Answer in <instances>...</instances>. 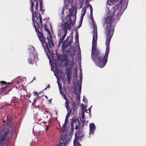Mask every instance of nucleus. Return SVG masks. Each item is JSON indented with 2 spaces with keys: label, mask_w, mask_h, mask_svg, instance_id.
I'll list each match as a JSON object with an SVG mask.
<instances>
[{
  "label": "nucleus",
  "mask_w": 146,
  "mask_h": 146,
  "mask_svg": "<svg viewBox=\"0 0 146 146\" xmlns=\"http://www.w3.org/2000/svg\"><path fill=\"white\" fill-rule=\"evenodd\" d=\"M114 11L111 15L108 16L105 18V23L106 24V47L104 55L101 54L98 50H96L97 31V26L94 21H92L93 26L94 34L93 37L91 56L93 61L100 68H103L106 65L107 61L109 51V45L114 30V26L112 23L116 17V20L119 19L120 12H117L116 16L113 18Z\"/></svg>",
  "instance_id": "nucleus-1"
},
{
  "label": "nucleus",
  "mask_w": 146,
  "mask_h": 146,
  "mask_svg": "<svg viewBox=\"0 0 146 146\" xmlns=\"http://www.w3.org/2000/svg\"><path fill=\"white\" fill-rule=\"evenodd\" d=\"M114 11L111 15L108 16L105 18V23L106 24V47L104 55L101 54L98 50H96L97 31V26L94 21H92L93 26L94 34L93 37L91 56L93 61L100 68H103L106 65L107 61L109 51V45L114 30V26L112 23L116 17V20L119 19L120 12H117L116 16L113 18Z\"/></svg>",
  "instance_id": "nucleus-2"
},
{
  "label": "nucleus",
  "mask_w": 146,
  "mask_h": 146,
  "mask_svg": "<svg viewBox=\"0 0 146 146\" xmlns=\"http://www.w3.org/2000/svg\"><path fill=\"white\" fill-rule=\"evenodd\" d=\"M30 2L31 3V6L30 9L32 13V20L34 23V26L36 29V27H38L42 29L43 26L42 25L41 27H39V22L41 24L42 20V17L40 13H39L38 9V0H30ZM36 31H38V36L40 39H41V37L42 36V35L41 33H40L38 29H36ZM41 38V39H42Z\"/></svg>",
  "instance_id": "nucleus-3"
},
{
  "label": "nucleus",
  "mask_w": 146,
  "mask_h": 146,
  "mask_svg": "<svg viewBox=\"0 0 146 146\" xmlns=\"http://www.w3.org/2000/svg\"><path fill=\"white\" fill-rule=\"evenodd\" d=\"M39 27H40L42 25L43 26V28H42V29H40V28L37 27H36V29L38 30L39 33H41L42 34V36H41V38H42V39H41V38L40 40V39L38 34V31H36V29L35 28L37 34V36L39 39V40L41 42L44 48L45 51L50 53L51 52L50 48H51L52 46L53 47L54 46L53 41L52 40V37L51 35V32L50 30L47 28L46 27V25L45 24L44 25V27L45 31L48 33L49 35H50V36L49 37H48V36L47 37L46 40L42 33L43 31H42V29L43 28V25H42V23H41V24H40V21L39 22ZM34 27L35 28V27Z\"/></svg>",
  "instance_id": "nucleus-4"
},
{
  "label": "nucleus",
  "mask_w": 146,
  "mask_h": 146,
  "mask_svg": "<svg viewBox=\"0 0 146 146\" xmlns=\"http://www.w3.org/2000/svg\"><path fill=\"white\" fill-rule=\"evenodd\" d=\"M11 133V131L9 129L4 132L3 134L0 132V146L1 144H4L8 141L9 135Z\"/></svg>",
  "instance_id": "nucleus-5"
},
{
  "label": "nucleus",
  "mask_w": 146,
  "mask_h": 146,
  "mask_svg": "<svg viewBox=\"0 0 146 146\" xmlns=\"http://www.w3.org/2000/svg\"><path fill=\"white\" fill-rule=\"evenodd\" d=\"M72 41V38L70 36H68L65 40L63 42L62 44L63 51H66L67 48L71 45Z\"/></svg>",
  "instance_id": "nucleus-6"
},
{
  "label": "nucleus",
  "mask_w": 146,
  "mask_h": 146,
  "mask_svg": "<svg viewBox=\"0 0 146 146\" xmlns=\"http://www.w3.org/2000/svg\"><path fill=\"white\" fill-rule=\"evenodd\" d=\"M82 132L80 131H76L75 134V138L74 140V146H80V144L77 141L78 139L82 137Z\"/></svg>",
  "instance_id": "nucleus-7"
},
{
  "label": "nucleus",
  "mask_w": 146,
  "mask_h": 146,
  "mask_svg": "<svg viewBox=\"0 0 146 146\" xmlns=\"http://www.w3.org/2000/svg\"><path fill=\"white\" fill-rule=\"evenodd\" d=\"M71 23H68L67 22H65L63 24V29L64 33L68 32V30H70L71 29Z\"/></svg>",
  "instance_id": "nucleus-8"
},
{
  "label": "nucleus",
  "mask_w": 146,
  "mask_h": 146,
  "mask_svg": "<svg viewBox=\"0 0 146 146\" xmlns=\"http://www.w3.org/2000/svg\"><path fill=\"white\" fill-rule=\"evenodd\" d=\"M71 68L67 67L66 69V74L67 77V79L68 80V83L69 84L71 78V75L72 74V72L71 71Z\"/></svg>",
  "instance_id": "nucleus-9"
},
{
  "label": "nucleus",
  "mask_w": 146,
  "mask_h": 146,
  "mask_svg": "<svg viewBox=\"0 0 146 146\" xmlns=\"http://www.w3.org/2000/svg\"><path fill=\"white\" fill-rule=\"evenodd\" d=\"M67 56L62 55H58L57 59L58 61L59 60L61 63H62L64 61H66L67 59ZM58 63V62H57Z\"/></svg>",
  "instance_id": "nucleus-10"
},
{
  "label": "nucleus",
  "mask_w": 146,
  "mask_h": 146,
  "mask_svg": "<svg viewBox=\"0 0 146 146\" xmlns=\"http://www.w3.org/2000/svg\"><path fill=\"white\" fill-rule=\"evenodd\" d=\"M71 17H72L71 16L68 15L66 17V21H67V22L68 23L69 22V23H71L72 25V26H74V25L75 23V21H76L75 20H76V15H75V16H74L75 17V20H74V21H72V20L71 19Z\"/></svg>",
  "instance_id": "nucleus-11"
},
{
  "label": "nucleus",
  "mask_w": 146,
  "mask_h": 146,
  "mask_svg": "<svg viewBox=\"0 0 146 146\" xmlns=\"http://www.w3.org/2000/svg\"><path fill=\"white\" fill-rule=\"evenodd\" d=\"M90 132V134H93L95 129V126L94 123L90 124L89 125Z\"/></svg>",
  "instance_id": "nucleus-12"
},
{
  "label": "nucleus",
  "mask_w": 146,
  "mask_h": 146,
  "mask_svg": "<svg viewBox=\"0 0 146 146\" xmlns=\"http://www.w3.org/2000/svg\"><path fill=\"white\" fill-rule=\"evenodd\" d=\"M18 99L17 98H16L15 97H13L12 99L11 102V103L9 104V103H8V104L11 106L13 105V104H12L13 103H15L17 102L18 101Z\"/></svg>",
  "instance_id": "nucleus-13"
},
{
  "label": "nucleus",
  "mask_w": 146,
  "mask_h": 146,
  "mask_svg": "<svg viewBox=\"0 0 146 146\" xmlns=\"http://www.w3.org/2000/svg\"><path fill=\"white\" fill-rule=\"evenodd\" d=\"M67 124V123L64 122V124L63 126L62 127V131L63 132V133L65 132V133H66Z\"/></svg>",
  "instance_id": "nucleus-14"
},
{
  "label": "nucleus",
  "mask_w": 146,
  "mask_h": 146,
  "mask_svg": "<svg viewBox=\"0 0 146 146\" xmlns=\"http://www.w3.org/2000/svg\"><path fill=\"white\" fill-rule=\"evenodd\" d=\"M35 58L33 57L29 58L28 60L29 63L30 64H33L34 62Z\"/></svg>",
  "instance_id": "nucleus-15"
},
{
  "label": "nucleus",
  "mask_w": 146,
  "mask_h": 146,
  "mask_svg": "<svg viewBox=\"0 0 146 146\" xmlns=\"http://www.w3.org/2000/svg\"><path fill=\"white\" fill-rule=\"evenodd\" d=\"M90 7V16L91 19L92 20V21H94V19L93 16V15H92V12H93V9L92 7V6L90 5L89 4Z\"/></svg>",
  "instance_id": "nucleus-16"
},
{
  "label": "nucleus",
  "mask_w": 146,
  "mask_h": 146,
  "mask_svg": "<svg viewBox=\"0 0 146 146\" xmlns=\"http://www.w3.org/2000/svg\"><path fill=\"white\" fill-rule=\"evenodd\" d=\"M68 11L69 12V14L68 15H70L71 16H72L74 17V15H73V13L74 11V9H69L68 10Z\"/></svg>",
  "instance_id": "nucleus-17"
},
{
  "label": "nucleus",
  "mask_w": 146,
  "mask_h": 146,
  "mask_svg": "<svg viewBox=\"0 0 146 146\" xmlns=\"http://www.w3.org/2000/svg\"><path fill=\"white\" fill-rule=\"evenodd\" d=\"M69 102L68 100H67L66 101V102H65V106L67 109V111H68V109L69 108Z\"/></svg>",
  "instance_id": "nucleus-18"
},
{
  "label": "nucleus",
  "mask_w": 146,
  "mask_h": 146,
  "mask_svg": "<svg viewBox=\"0 0 146 146\" xmlns=\"http://www.w3.org/2000/svg\"><path fill=\"white\" fill-rule=\"evenodd\" d=\"M73 110V113H75L77 112V107H73L72 109Z\"/></svg>",
  "instance_id": "nucleus-19"
},
{
  "label": "nucleus",
  "mask_w": 146,
  "mask_h": 146,
  "mask_svg": "<svg viewBox=\"0 0 146 146\" xmlns=\"http://www.w3.org/2000/svg\"><path fill=\"white\" fill-rule=\"evenodd\" d=\"M64 61H65V62L64 64V65L66 67V66H67V65H68V63H69V60H68V57H67V59L66 60Z\"/></svg>",
  "instance_id": "nucleus-20"
},
{
  "label": "nucleus",
  "mask_w": 146,
  "mask_h": 146,
  "mask_svg": "<svg viewBox=\"0 0 146 146\" xmlns=\"http://www.w3.org/2000/svg\"><path fill=\"white\" fill-rule=\"evenodd\" d=\"M78 38H79V35L78 34V33H76L75 37V41H78Z\"/></svg>",
  "instance_id": "nucleus-21"
},
{
  "label": "nucleus",
  "mask_w": 146,
  "mask_h": 146,
  "mask_svg": "<svg viewBox=\"0 0 146 146\" xmlns=\"http://www.w3.org/2000/svg\"><path fill=\"white\" fill-rule=\"evenodd\" d=\"M86 7H83L82 8V13L83 14H85L86 12Z\"/></svg>",
  "instance_id": "nucleus-22"
},
{
  "label": "nucleus",
  "mask_w": 146,
  "mask_h": 146,
  "mask_svg": "<svg viewBox=\"0 0 146 146\" xmlns=\"http://www.w3.org/2000/svg\"><path fill=\"white\" fill-rule=\"evenodd\" d=\"M40 11H41L42 12L44 10L42 9V8H43L42 7V3L41 1L40 2Z\"/></svg>",
  "instance_id": "nucleus-23"
},
{
  "label": "nucleus",
  "mask_w": 146,
  "mask_h": 146,
  "mask_svg": "<svg viewBox=\"0 0 146 146\" xmlns=\"http://www.w3.org/2000/svg\"><path fill=\"white\" fill-rule=\"evenodd\" d=\"M82 120H81L82 123L83 124V125L84 126V124L85 123L86 119L85 118H82Z\"/></svg>",
  "instance_id": "nucleus-24"
},
{
  "label": "nucleus",
  "mask_w": 146,
  "mask_h": 146,
  "mask_svg": "<svg viewBox=\"0 0 146 146\" xmlns=\"http://www.w3.org/2000/svg\"><path fill=\"white\" fill-rule=\"evenodd\" d=\"M64 33V35L62 36V38H61V39L63 40H64V38H65V37H66L67 33Z\"/></svg>",
  "instance_id": "nucleus-25"
},
{
  "label": "nucleus",
  "mask_w": 146,
  "mask_h": 146,
  "mask_svg": "<svg viewBox=\"0 0 146 146\" xmlns=\"http://www.w3.org/2000/svg\"><path fill=\"white\" fill-rule=\"evenodd\" d=\"M0 84H3V85H7V83L6 82L2 81H1L0 82Z\"/></svg>",
  "instance_id": "nucleus-26"
},
{
  "label": "nucleus",
  "mask_w": 146,
  "mask_h": 146,
  "mask_svg": "<svg viewBox=\"0 0 146 146\" xmlns=\"http://www.w3.org/2000/svg\"><path fill=\"white\" fill-rule=\"evenodd\" d=\"M82 111H84V112H85V110L86 109V108L84 106V105L83 104H82Z\"/></svg>",
  "instance_id": "nucleus-27"
},
{
  "label": "nucleus",
  "mask_w": 146,
  "mask_h": 146,
  "mask_svg": "<svg viewBox=\"0 0 146 146\" xmlns=\"http://www.w3.org/2000/svg\"><path fill=\"white\" fill-rule=\"evenodd\" d=\"M81 84L82 83H81L79 84V91L80 93V94L81 91Z\"/></svg>",
  "instance_id": "nucleus-28"
},
{
  "label": "nucleus",
  "mask_w": 146,
  "mask_h": 146,
  "mask_svg": "<svg viewBox=\"0 0 146 146\" xmlns=\"http://www.w3.org/2000/svg\"><path fill=\"white\" fill-rule=\"evenodd\" d=\"M82 118H85L84 117V113L85 112H84V111H82Z\"/></svg>",
  "instance_id": "nucleus-29"
},
{
  "label": "nucleus",
  "mask_w": 146,
  "mask_h": 146,
  "mask_svg": "<svg viewBox=\"0 0 146 146\" xmlns=\"http://www.w3.org/2000/svg\"><path fill=\"white\" fill-rule=\"evenodd\" d=\"M77 104L76 103L74 102H73L72 103V106L73 107H76Z\"/></svg>",
  "instance_id": "nucleus-30"
},
{
  "label": "nucleus",
  "mask_w": 146,
  "mask_h": 146,
  "mask_svg": "<svg viewBox=\"0 0 146 146\" xmlns=\"http://www.w3.org/2000/svg\"><path fill=\"white\" fill-rule=\"evenodd\" d=\"M7 86H5L4 87H3L2 89H1V92H3L5 91V90L6 88L7 87Z\"/></svg>",
  "instance_id": "nucleus-31"
},
{
  "label": "nucleus",
  "mask_w": 146,
  "mask_h": 146,
  "mask_svg": "<svg viewBox=\"0 0 146 146\" xmlns=\"http://www.w3.org/2000/svg\"><path fill=\"white\" fill-rule=\"evenodd\" d=\"M72 109H70V108H69L68 110V113L70 114L72 112Z\"/></svg>",
  "instance_id": "nucleus-32"
},
{
  "label": "nucleus",
  "mask_w": 146,
  "mask_h": 146,
  "mask_svg": "<svg viewBox=\"0 0 146 146\" xmlns=\"http://www.w3.org/2000/svg\"><path fill=\"white\" fill-rule=\"evenodd\" d=\"M63 40L60 38L59 42V45L60 46L61 43L63 42Z\"/></svg>",
  "instance_id": "nucleus-33"
},
{
  "label": "nucleus",
  "mask_w": 146,
  "mask_h": 146,
  "mask_svg": "<svg viewBox=\"0 0 146 146\" xmlns=\"http://www.w3.org/2000/svg\"><path fill=\"white\" fill-rule=\"evenodd\" d=\"M36 100L35 99H34L33 100V102L32 103V105L33 106H35V103L36 102Z\"/></svg>",
  "instance_id": "nucleus-34"
},
{
  "label": "nucleus",
  "mask_w": 146,
  "mask_h": 146,
  "mask_svg": "<svg viewBox=\"0 0 146 146\" xmlns=\"http://www.w3.org/2000/svg\"><path fill=\"white\" fill-rule=\"evenodd\" d=\"M68 118H67L66 117L64 122L67 123H68Z\"/></svg>",
  "instance_id": "nucleus-35"
},
{
  "label": "nucleus",
  "mask_w": 146,
  "mask_h": 146,
  "mask_svg": "<svg viewBox=\"0 0 146 146\" xmlns=\"http://www.w3.org/2000/svg\"><path fill=\"white\" fill-rule=\"evenodd\" d=\"M92 106H91V107L90 108V109H88V110H86V111H85L86 112V113H88V111H89V113H90V112H91V107H92Z\"/></svg>",
  "instance_id": "nucleus-36"
},
{
  "label": "nucleus",
  "mask_w": 146,
  "mask_h": 146,
  "mask_svg": "<svg viewBox=\"0 0 146 146\" xmlns=\"http://www.w3.org/2000/svg\"><path fill=\"white\" fill-rule=\"evenodd\" d=\"M34 95L36 96H38V92H35L34 94Z\"/></svg>",
  "instance_id": "nucleus-37"
},
{
  "label": "nucleus",
  "mask_w": 146,
  "mask_h": 146,
  "mask_svg": "<svg viewBox=\"0 0 146 146\" xmlns=\"http://www.w3.org/2000/svg\"><path fill=\"white\" fill-rule=\"evenodd\" d=\"M70 115V114L68 113L67 114L66 117L68 118Z\"/></svg>",
  "instance_id": "nucleus-38"
},
{
  "label": "nucleus",
  "mask_w": 146,
  "mask_h": 146,
  "mask_svg": "<svg viewBox=\"0 0 146 146\" xmlns=\"http://www.w3.org/2000/svg\"><path fill=\"white\" fill-rule=\"evenodd\" d=\"M72 121L74 122H76V119H73L72 120Z\"/></svg>",
  "instance_id": "nucleus-39"
},
{
  "label": "nucleus",
  "mask_w": 146,
  "mask_h": 146,
  "mask_svg": "<svg viewBox=\"0 0 146 146\" xmlns=\"http://www.w3.org/2000/svg\"><path fill=\"white\" fill-rule=\"evenodd\" d=\"M64 98L65 99L66 101L67 100H68V99L67 98H66V96L65 95H64Z\"/></svg>",
  "instance_id": "nucleus-40"
},
{
  "label": "nucleus",
  "mask_w": 146,
  "mask_h": 146,
  "mask_svg": "<svg viewBox=\"0 0 146 146\" xmlns=\"http://www.w3.org/2000/svg\"><path fill=\"white\" fill-rule=\"evenodd\" d=\"M78 126H77V125H76V127H75V129L76 130H77L78 129Z\"/></svg>",
  "instance_id": "nucleus-41"
},
{
  "label": "nucleus",
  "mask_w": 146,
  "mask_h": 146,
  "mask_svg": "<svg viewBox=\"0 0 146 146\" xmlns=\"http://www.w3.org/2000/svg\"><path fill=\"white\" fill-rule=\"evenodd\" d=\"M85 15V14H83L82 13L81 17H82V18H83V17Z\"/></svg>",
  "instance_id": "nucleus-42"
},
{
  "label": "nucleus",
  "mask_w": 146,
  "mask_h": 146,
  "mask_svg": "<svg viewBox=\"0 0 146 146\" xmlns=\"http://www.w3.org/2000/svg\"><path fill=\"white\" fill-rule=\"evenodd\" d=\"M50 85L49 84H48L47 86V88H50Z\"/></svg>",
  "instance_id": "nucleus-43"
},
{
  "label": "nucleus",
  "mask_w": 146,
  "mask_h": 146,
  "mask_svg": "<svg viewBox=\"0 0 146 146\" xmlns=\"http://www.w3.org/2000/svg\"><path fill=\"white\" fill-rule=\"evenodd\" d=\"M64 10H63L62 11V14L64 15Z\"/></svg>",
  "instance_id": "nucleus-44"
},
{
  "label": "nucleus",
  "mask_w": 146,
  "mask_h": 146,
  "mask_svg": "<svg viewBox=\"0 0 146 146\" xmlns=\"http://www.w3.org/2000/svg\"><path fill=\"white\" fill-rule=\"evenodd\" d=\"M7 119L8 120V121H9L8 119H9V116H7Z\"/></svg>",
  "instance_id": "nucleus-45"
},
{
  "label": "nucleus",
  "mask_w": 146,
  "mask_h": 146,
  "mask_svg": "<svg viewBox=\"0 0 146 146\" xmlns=\"http://www.w3.org/2000/svg\"><path fill=\"white\" fill-rule=\"evenodd\" d=\"M83 18H82V17H81V19H80V21H82L83 19Z\"/></svg>",
  "instance_id": "nucleus-46"
},
{
  "label": "nucleus",
  "mask_w": 146,
  "mask_h": 146,
  "mask_svg": "<svg viewBox=\"0 0 146 146\" xmlns=\"http://www.w3.org/2000/svg\"><path fill=\"white\" fill-rule=\"evenodd\" d=\"M80 79H81V82H82V77L81 76V75H80Z\"/></svg>",
  "instance_id": "nucleus-47"
},
{
  "label": "nucleus",
  "mask_w": 146,
  "mask_h": 146,
  "mask_svg": "<svg viewBox=\"0 0 146 146\" xmlns=\"http://www.w3.org/2000/svg\"><path fill=\"white\" fill-rule=\"evenodd\" d=\"M47 87L45 88L44 90H46L47 89Z\"/></svg>",
  "instance_id": "nucleus-48"
},
{
  "label": "nucleus",
  "mask_w": 146,
  "mask_h": 146,
  "mask_svg": "<svg viewBox=\"0 0 146 146\" xmlns=\"http://www.w3.org/2000/svg\"><path fill=\"white\" fill-rule=\"evenodd\" d=\"M81 25H79V26H78V28H80V27H81Z\"/></svg>",
  "instance_id": "nucleus-49"
},
{
  "label": "nucleus",
  "mask_w": 146,
  "mask_h": 146,
  "mask_svg": "<svg viewBox=\"0 0 146 146\" xmlns=\"http://www.w3.org/2000/svg\"><path fill=\"white\" fill-rule=\"evenodd\" d=\"M45 97L47 99H48V97L46 96H45Z\"/></svg>",
  "instance_id": "nucleus-50"
},
{
  "label": "nucleus",
  "mask_w": 146,
  "mask_h": 146,
  "mask_svg": "<svg viewBox=\"0 0 146 146\" xmlns=\"http://www.w3.org/2000/svg\"><path fill=\"white\" fill-rule=\"evenodd\" d=\"M51 99H50V100H49V102H51Z\"/></svg>",
  "instance_id": "nucleus-51"
},
{
  "label": "nucleus",
  "mask_w": 146,
  "mask_h": 146,
  "mask_svg": "<svg viewBox=\"0 0 146 146\" xmlns=\"http://www.w3.org/2000/svg\"><path fill=\"white\" fill-rule=\"evenodd\" d=\"M78 98L79 99V100H80V96H79V95L78 96Z\"/></svg>",
  "instance_id": "nucleus-52"
},
{
  "label": "nucleus",
  "mask_w": 146,
  "mask_h": 146,
  "mask_svg": "<svg viewBox=\"0 0 146 146\" xmlns=\"http://www.w3.org/2000/svg\"><path fill=\"white\" fill-rule=\"evenodd\" d=\"M85 98H84H84H83V101H84V100H85Z\"/></svg>",
  "instance_id": "nucleus-53"
},
{
  "label": "nucleus",
  "mask_w": 146,
  "mask_h": 146,
  "mask_svg": "<svg viewBox=\"0 0 146 146\" xmlns=\"http://www.w3.org/2000/svg\"><path fill=\"white\" fill-rule=\"evenodd\" d=\"M3 122H5V121H4V120L3 121Z\"/></svg>",
  "instance_id": "nucleus-54"
},
{
  "label": "nucleus",
  "mask_w": 146,
  "mask_h": 146,
  "mask_svg": "<svg viewBox=\"0 0 146 146\" xmlns=\"http://www.w3.org/2000/svg\"><path fill=\"white\" fill-rule=\"evenodd\" d=\"M68 1V2H69V0H67Z\"/></svg>",
  "instance_id": "nucleus-55"
},
{
  "label": "nucleus",
  "mask_w": 146,
  "mask_h": 146,
  "mask_svg": "<svg viewBox=\"0 0 146 146\" xmlns=\"http://www.w3.org/2000/svg\"><path fill=\"white\" fill-rule=\"evenodd\" d=\"M56 65V64H55V66Z\"/></svg>",
  "instance_id": "nucleus-56"
},
{
  "label": "nucleus",
  "mask_w": 146,
  "mask_h": 146,
  "mask_svg": "<svg viewBox=\"0 0 146 146\" xmlns=\"http://www.w3.org/2000/svg\"><path fill=\"white\" fill-rule=\"evenodd\" d=\"M39 0L40 1V0Z\"/></svg>",
  "instance_id": "nucleus-57"
}]
</instances>
